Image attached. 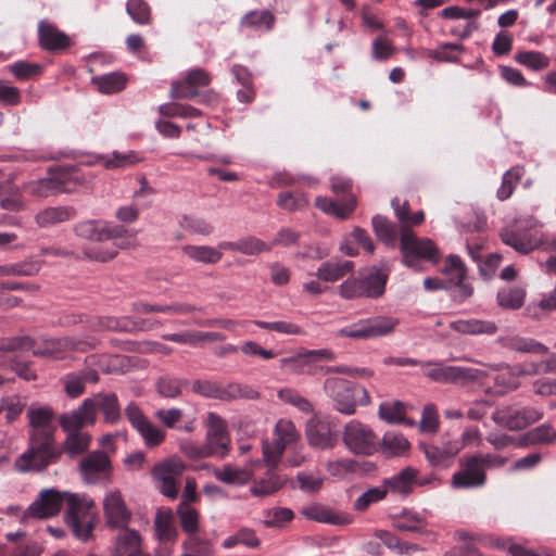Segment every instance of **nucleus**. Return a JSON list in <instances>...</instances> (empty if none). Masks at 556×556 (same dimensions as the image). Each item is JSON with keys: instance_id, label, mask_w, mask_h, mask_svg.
Listing matches in <instances>:
<instances>
[{"instance_id": "1", "label": "nucleus", "mask_w": 556, "mask_h": 556, "mask_svg": "<svg viewBox=\"0 0 556 556\" xmlns=\"http://www.w3.org/2000/svg\"><path fill=\"white\" fill-rule=\"evenodd\" d=\"M61 459L60 446L51 431L29 432L28 447L14 462L18 472H42Z\"/></svg>"}, {"instance_id": "2", "label": "nucleus", "mask_w": 556, "mask_h": 556, "mask_svg": "<svg viewBox=\"0 0 556 556\" xmlns=\"http://www.w3.org/2000/svg\"><path fill=\"white\" fill-rule=\"evenodd\" d=\"M324 391L331 399L333 407L345 415H353L357 404L367 405L370 403L368 391L364 387L346 379H326Z\"/></svg>"}, {"instance_id": "3", "label": "nucleus", "mask_w": 556, "mask_h": 556, "mask_svg": "<svg viewBox=\"0 0 556 556\" xmlns=\"http://www.w3.org/2000/svg\"><path fill=\"white\" fill-rule=\"evenodd\" d=\"M74 232L77 237L102 242L113 240L114 244L119 249H126L132 245L136 233L123 226H109L106 222L88 219L77 223L74 226Z\"/></svg>"}, {"instance_id": "4", "label": "nucleus", "mask_w": 556, "mask_h": 556, "mask_svg": "<svg viewBox=\"0 0 556 556\" xmlns=\"http://www.w3.org/2000/svg\"><path fill=\"white\" fill-rule=\"evenodd\" d=\"M66 523L76 538L87 541L96 523V513L93 511L94 505L92 501L70 493L66 494Z\"/></svg>"}, {"instance_id": "5", "label": "nucleus", "mask_w": 556, "mask_h": 556, "mask_svg": "<svg viewBox=\"0 0 556 556\" xmlns=\"http://www.w3.org/2000/svg\"><path fill=\"white\" fill-rule=\"evenodd\" d=\"M192 391L207 399L231 402L239 399L256 400L260 392L248 384L230 382L227 386L212 380H194Z\"/></svg>"}, {"instance_id": "6", "label": "nucleus", "mask_w": 556, "mask_h": 556, "mask_svg": "<svg viewBox=\"0 0 556 556\" xmlns=\"http://www.w3.org/2000/svg\"><path fill=\"white\" fill-rule=\"evenodd\" d=\"M400 247L403 263L412 268H417L416 258H424L433 263H438L440 258L439 250L434 243L430 239L418 238L410 228H401Z\"/></svg>"}, {"instance_id": "7", "label": "nucleus", "mask_w": 556, "mask_h": 556, "mask_svg": "<svg viewBox=\"0 0 556 556\" xmlns=\"http://www.w3.org/2000/svg\"><path fill=\"white\" fill-rule=\"evenodd\" d=\"M331 190L337 195H344L340 201H333L326 197H318L315 205L323 212L333 215L340 219L348 218L356 207V198L352 194V181L345 178L334 177L331 179Z\"/></svg>"}, {"instance_id": "8", "label": "nucleus", "mask_w": 556, "mask_h": 556, "mask_svg": "<svg viewBox=\"0 0 556 556\" xmlns=\"http://www.w3.org/2000/svg\"><path fill=\"white\" fill-rule=\"evenodd\" d=\"M397 324L399 320L390 316H377L361 319L350 327L339 329L336 332V337L350 338L354 340H367L383 337L392 333Z\"/></svg>"}, {"instance_id": "9", "label": "nucleus", "mask_w": 556, "mask_h": 556, "mask_svg": "<svg viewBox=\"0 0 556 556\" xmlns=\"http://www.w3.org/2000/svg\"><path fill=\"white\" fill-rule=\"evenodd\" d=\"M185 469L186 465L178 457L156 463L151 469V475L160 493L166 497L176 498L179 488L177 478L182 475Z\"/></svg>"}, {"instance_id": "10", "label": "nucleus", "mask_w": 556, "mask_h": 556, "mask_svg": "<svg viewBox=\"0 0 556 556\" xmlns=\"http://www.w3.org/2000/svg\"><path fill=\"white\" fill-rule=\"evenodd\" d=\"M97 346L96 339L91 341L75 337L49 338L42 340L38 348L33 349V355L39 357L60 358L67 351L86 352Z\"/></svg>"}, {"instance_id": "11", "label": "nucleus", "mask_w": 556, "mask_h": 556, "mask_svg": "<svg viewBox=\"0 0 556 556\" xmlns=\"http://www.w3.org/2000/svg\"><path fill=\"white\" fill-rule=\"evenodd\" d=\"M343 441L354 454L371 455L378 448V438L375 432L356 420L345 426Z\"/></svg>"}, {"instance_id": "12", "label": "nucleus", "mask_w": 556, "mask_h": 556, "mask_svg": "<svg viewBox=\"0 0 556 556\" xmlns=\"http://www.w3.org/2000/svg\"><path fill=\"white\" fill-rule=\"evenodd\" d=\"M78 470L84 482L96 484L101 480L110 479L112 462L106 452L96 450L80 458Z\"/></svg>"}, {"instance_id": "13", "label": "nucleus", "mask_w": 556, "mask_h": 556, "mask_svg": "<svg viewBox=\"0 0 556 556\" xmlns=\"http://www.w3.org/2000/svg\"><path fill=\"white\" fill-rule=\"evenodd\" d=\"M334 353L329 349L300 351L291 356L281 358L280 368L293 374H313L312 366L321 361H333Z\"/></svg>"}, {"instance_id": "14", "label": "nucleus", "mask_w": 556, "mask_h": 556, "mask_svg": "<svg viewBox=\"0 0 556 556\" xmlns=\"http://www.w3.org/2000/svg\"><path fill=\"white\" fill-rule=\"evenodd\" d=\"M443 271L451 276L448 285L452 292L451 298L454 302L463 303L473 294V287L465 282L467 268L458 255L451 254L445 260Z\"/></svg>"}, {"instance_id": "15", "label": "nucleus", "mask_w": 556, "mask_h": 556, "mask_svg": "<svg viewBox=\"0 0 556 556\" xmlns=\"http://www.w3.org/2000/svg\"><path fill=\"white\" fill-rule=\"evenodd\" d=\"M486 481V473L476 455L459 459V469L452 477L454 489H471L482 486Z\"/></svg>"}, {"instance_id": "16", "label": "nucleus", "mask_w": 556, "mask_h": 556, "mask_svg": "<svg viewBox=\"0 0 556 556\" xmlns=\"http://www.w3.org/2000/svg\"><path fill=\"white\" fill-rule=\"evenodd\" d=\"M501 239L506 244L511 247L514 250L521 254H528L535 249H555L556 240L551 244L546 245V241L542 233L538 231H515L511 229H503L501 231Z\"/></svg>"}, {"instance_id": "17", "label": "nucleus", "mask_w": 556, "mask_h": 556, "mask_svg": "<svg viewBox=\"0 0 556 556\" xmlns=\"http://www.w3.org/2000/svg\"><path fill=\"white\" fill-rule=\"evenodd\" d=\"M432 368L427 371V377L440 383H460L476 381L480 378L481 371L476 368L462 366H443L440 363H429Z\"/></svg>"}, {"instance_id": "18", "label": "nucleus", "mask_w": 556, "mask_h": 556, "mask_svg": "<svg viewBox=\"0 0 556 556\" xmlns=\"http://www.w3.org/2000/svg\"><path fill=\"white\" fill-rule=\"evenodd\" d=\"M89 407L91 415L97 419V410L103 414L104 421L108 424H117L122 418L121 406L117 395L110 393H96L91 397L84 400V408Z\"/></svg>"}, {"instance_id": "19", "label": "nucleus", "mask_w": 556, "mask_h": 556, "mask_svg": "<svg viewBox=\"0 0 556 556\" xmlns=\"http://www.w3.org/2000/svg\"><path fill=\"white\" fill-rule=\"evenodd\" d=\"M67 492H59L53 489L41 491L39 497L28 507L27 516L45 519L55 516L63 502H66Z\"/></svg>"}, {"instance_id": "20", "label": "nucleus", "mask_w": 556, "mask_h": 556, "mask_svg": "<svg viewBox=\"0 0 556 556\" xmlns=\"http://www.w3.org/2000/svg\"><path fill=\"white\" fill-rule=\"evenodd\" d=\"M72 168L59 167L40 179L34 190L41 197H49L56 193H71L74 191L71 181Z\"/></svg>"}, {"instance_id": "21", "label": "nucleus", "mask_w": 556, "mask_h": 556, "mask_svg": "<svg viewBox=\"0 0 556 556\" xmlns=\"http://www.w3.org/2000/svg\"><path fill=\"white\" fill-rule=\"evenodd\" d=\"M543 413L534 407H522L508 414L495 412L492 419L510 431L521 430L542 419Z\"/></svg>"}, {"instance_id": "22", "label": "nucleus", "mask_w": 556, "mask_h": 556, "mask_svg": "<svg viewBox=\"0 0 556 556\" xmlns=\"http://www.w3.org/2000/svg\"><path fill=\"white\" fill-rule=\"evenodd\" d=\"M103 509L106 522L111 527H125L130 519V511L119 491H112L104 497Z\"/></svg>"}, {"instance_id": "23", "label": "nucleus", "mask_w": 556, "mask_h": 556, "mask_svg": "<svg viewBox=\"0 0 556 556\" xmlns=\"http://www.w3.org/2000/svg\"><path fill=\"white\" fill-rule=\"evenodd\" d=\"M38 38L40 47L49 52L64 51L71 47L70 37L46 21L38 25Z\"/></svg>"}, {"instance_id": "24", "label": "nucleus", "mask_w": 556, "mask_h": 556, "mask_svg": "<svg viewBox=\"0 0 556 556\" xmlns=\"http://www.w3.org/2000/svg\"><path fill=\"white\" fill-rule=\"evenodd\" d=\"M419 448L424 452L430 465L437 467L457 455L462 450V444L458 441L443 437L441 445L420 443Z\"/></svg>"}, {"instance_id": "25", "label": "nucleus", "mask_w": 556, "mask_h": 556, "mask_svg": "<svg viewBox=\"0 0 556 556\" xmlns=\"http://www.w3.org/2000/svg\"><path fill=\"white\" fill-rule=\"evenodd\" d=\"M389 278V269L384 267H371L367 275L361 276L359 281L364 298L378 299L384 294L386 285Z\"/></svg>"}, {"instance_id": "26", "label": "nucleus", "mask_w": 556, "mask_h": 556, "mask_svg": "<svg viewBox=\"0 0 556 556\" xmlns=\"http://www.w3.org/2000/svg\"><path fill=\"white\" fill-rule=\"evenodd\" d=\"M59 424L65 433L85 432L84 426H92L96 418L91 415L89 407L84 408V402L74 410L64 413L59 417Z\"/></svg>"}, {"instance_id": "27", "label": "nucleus", "mask_w": 556, "mask_h": 556, "mask_svg": "<svg viewBox=\"0 0 556 556\" xmlns=\"http://www.w3.org/2000/svg\"><path fill=\"white\" fill-rule=\"evenodd\" d=\"M92 442V435L89 432H70L66 433L64 441L60 446L61 456L65 454L70 459L84 457L89 453Z\"/></svg>"}, {"instance_id": "28", "label": "nucleus", "mask_w": 556, "mask_h": 556, "mask_svg": "<svg viewBox=\"0 0 556 556\" xmlns=\"http://www.w3.org/2000/svg\"><path fill=\"white\" fill-rule=\"evenodd\" d=\"M76 210L73 206H49L39 211L35 215V222L40 228H48L58 224L73 219L76 216Z\"/></svg>"}, {"instance_id": "29", "label": "nucleus", "mask_w": 556, "mask_h": 556, "mask_svg": "<svg viewBox=\"0 0 556 556\" xmlns=\"http://www.w3.org/2000/svg\"><path fill=\"white\" fill-rule=\"evenodd\" d=\"M306 437L311 445L323 450L332 447L337 442L329 424L321 420H312L307 424Z\"/></svg>"}, {"instance_id": "30", "label": "nucleus", "mask_w": 556, "mask_h": 556, "mask_svg": "<svg viewBox=\"0 0 556 556\" xmlns=\"http://www.w3.org/2000/svg\"><path fill=\"white\" fill-rule=\"evenodd\" d=\"M501 345L505 349L519 353L547 354L548 348L533 338L521 337L518 334L506 336L498 339Z\"/></svg>"}, {"instance_id": "31", "label": "nucleus", "mask_w": 556, "mask_h": 556, "mask_svg": "<svg viewBox=\"0 0 556 556\" xmlns=\"http://www.w3.org/2000/svg\"><path fill=\"white\" fill-rule=\"evenodd\" d=\"M450 328L458 333L468 336L478 334H494L497 331V326L492 320L483 319H458L450 324Z\"/></svg>"}, {"instance_id": "32", "label": "nucleus", "mask_w": 556, "mask_h": 556, "mask_svg": "<svg viewBox=\"0 0 556 556\" xmlns=\"http://www.w3.org/2000/svg\"><path fill=\"white\" fill-rule=\"evenodd\" d=\"M301 514L307 519L324 523L349 525L351 522L350 516L337 514L332 509L320 504L308 505L301 510Z\"/></svg>"}, {"instance_id": "33", "label": "nucleus", "mask_w": 556, "mask_h": 556, "mask_svg": "<svg viewBox=\"0 0 556 556\" xmlns=\"http://www.w3.org/2000/svg\"><path fill=\"white\" fill-rule=\"evenodd\" d=\"M286 481V477L268 469L265 477L254 480L250 492L253 496L266 497L282 489Z\"/></svg>"}, {"instance_id": "34", "label": "nucleus", "mask_w": 556, "mask_h": 556, "mask_svg": "<svg viewBox=\"0 0 556 556\" xmlns=\"http://www.w3.org/2000/svg\"><path fill=\"white\" fill-rule=\"evenodd\" d=\"M393 527L403 532H416L422 535L432 534L426 528V518L418 513L409 510H404L401 515L396 516L393 520Z\"/></svg>"}, {"instance_id": "35", "label": "nucleus", "mask_w": 556, "mask_h": 556, "mask_svg": "<svg viewBox=\"0 0 556 556\" xmlns=\"http://www.w3.org/2000/svg\"><path fill=\"white\" fill-rule=\"evenodd\" d=\"M418 471L413 467H405L396 475L384 479L383 485L393 493L409 494L413 490Z\"/></svg>"}, {"instance_id": "36", "label": "nucleus", "mask_w": 556, "mask_h": 556, "mask_svg": "<svg viewBox=\"0 0 556 556\" xmlns=\"http://www.w3.org/2000/svg\"><path fill=\"white\" fill-rule=\"evenodd\" d=\"M354 270L352 261H328L317 269L316 276L324 281H337Z\"/></svg>"}, {"instance_id": "37", "label": "nucleus", "mask_w": 556, "mask_h": 556, "mask_svg": "<svg viewBox=\"0 0 556 556\" xmlns=\"http://www.w3.org/2000/svg\"><path fill=\"white\" fill-rule=\"evenodd\" d=\"M27 417L30 426L29 432L51 431L55 434V427L52 426V420L54 417L52 408L47 406L40 408H29L27 410Z\"/></svg>"}, {"instance_id": "38", "label": "nucleus", "mask_w": 556, "mask_h": 556, "mask_svg": "<svg viewBox=\"0 0 556 556\" xmlns=\"http://www.w3.org/2000/svg\"><path fill=\"white\" fill-rule=\"evenodd\" d=\"M0 207L10 212H20L24 208L23 195L17 186L9 181L0 184Z\"/></svg>"}, {"instance_id": "39", "label": "nucleus", "mask_w": 556, "mask_h": 556, "mask_svg": "<svg viewBox=\"0 0 556 556\" xmlns=\"http://www.w3.org/2000/svg\"><path fill=\"white\" fill-rule=\"evenodd\" d=\"M378 446L383 455L388 457L401 456L409 450V442L401 433L388 432L383 435Z\"/></svg>"}, {"instance_id": "40", "label": "nucleus", "mask_w": 556, "mask_h": 556, "mask_svg": "<svg viewBox=\"0 0 556 556\" xmlns=\"http://www.w3.org/2000/svg\"><path fill=\"white\" fill-rule=\"evenodd\" d=\"M214 476L226 484L243 485L252 480L253 473L249 469L237 468L231 464H226L222 469L215 470Z\"/></svg>"}, {"instance_id": "41", "label": "nucleus", "mask_w": 556, "mask_h": 556, "mask_svg": "<svg viewBox=\"0 0 556 556\" xmlns=\"http://www.w3.org/2000/svg\"><path fill=\"white\" fill-rule=\"evenodd\" d=\"M218 248L238 251L245 255H256L267 250L265 242L254 237L241 238L236 242L224 241L218 244Z\"/></svg>"}, {"instance_id": "42", "label": "nucleus", "mask_w": 556, "mask_h": 556, "mask_svg": "<svg viewBox=\"0 0 556 556\" xmlns=\"http://www.w3.org/2000/svg\"><path fill=\"white\" fill-rule=\"evenodd\" d=\"M41 268L40 261L25 260L17 263L0 266V277L20 276L31 277L39 273Z\"/></svg>"}, {"instance_id": "43", "label": "nucleus", "mask_w": 556, "mask_h": 556, "mask_svg": "<svg viewBox=\"0 0 556 556\" xmlns=\"http://www.w3.org/2000/svg\"><path fill=\"white\" fill-rule=\"evenodd\" d=\"M127 78L122 73H109L92 77L91 83L102 93L119 92L126 87Z\"/></svg>"}, {"instance_id": "44", "label": "nucleus", "mask_w": 556, "mask_h": 556, "mask_svg": "<svg viewBox=\"0 0 556 556\" xmlns=\"http://www.w3.org/2000/svg\"><path fill=\"white\" fill-rule=\"evenodd\" d=\"M182 251L189 258L204 264H216L223 257L219 250L208 245H186Z\"/></svg>"}, {"instance_id": "45", "label": "nucleus", "mask_w": 556, "mask_h": 556, "mask_svg": "<svg viewBox=\"0 0 556 556\" xmlns=\"http://www.w3.org/2000/svg\"><path fill=\"white\" fill-rule=\"evenodd\" d=\"M526 291L521 287L503 288L497 292V304L505 309H519L525 303Z\"/></svg>"}, {"instance_id": "46", "label": "nucleus", "mask_w": 556, "mask_h": 556, "mask_svg": "<svg viewBox=\"0 0 556 556\" xmlns=\"http://www.w3.org/2000/svg\"><path fill=\"white\" fill-rule=\"evenodd\" d=\"M391 205L394 210L395 216L402 224V228H409L410 226H417L424 222L425 214L422 211H417L410 214L409 203L404 201L400 204L399 199H393Z\"/></svg>"}, {"instance_id": "47", "label": "nucleus", "mask_w": 556, "mask_h": 556, "mask_svg": "<svg viewBox=\"0 0 556 556\" xmlns=\"http://www.w3.org/2000/svg\"><path fill=\"white\" fill-rule=\"evenodd\" d=\"M141 539L137 531L125 529L122 531L116 540V553L118 556H126L131 553L141 552Z\"/></svg>"}, {"instance_id": "48", "label": "nucleus", "mask_w": 556, "mask_h": 556, "mask_svg": "<svg viewBox=\"0 0 556 556\" xmlns=\"http://www.w3.org/2000/svg\"><path fill=\"white\" fill-rule=\"evenodd\" d=\"M556 441V430L551 425H541L528 431L520 442L521 445L551 444Z\"/></svg>"}, {"instance_id": "49", "label": "nucleus", "mask_w": 556, "mask_h": 556, "mask_svg": "<svg viewBox=\"0 0 556 556\" xmlns=\"http://www.w3.org/2000/svg\"><path fill=\"white\" fill-rule=\"evenodd\" d=\"M188 380L177 379L170 376H162L155 382L157 393L166 399H177L181 394L182 384H187Z\"/></svg>"}, {"instance_id": "50", "label": "nucleus", "mask_w": 556, "mask_h": 556, "mask_svg": "<svg viewBox=\"0 0 556 556\" xmlns=\"http://www.w3.org/2000/svg\"><path fill=\"white\" fill-rule=\"evenodd\" d=\"M177 515L182 530L189 535L195 534L199 530V513L186 503H179Z\"/></svg>"}, {"instance_id": "51", "label": "nucleus", "mask_w": 556, "mask_h": 556, "mask_svg": "<svg viewBox=\"0 0 556 556\" xmlns=\"http://www.w3.org/2000/svg\"><path fill=\"white\" fill-rule=\"evenodd\" d=\"M126 12L139 25H150L152 22L151 8L144 0H128Z\"/></svg>"}, {"instance_id": "52", "label": "nucleus", "mask_w": 556, "mask_h": 556, "mask_svg": "<svg viewBox=\"0 0 556 556\" xmlns=\"http://www.w3.org/2000/svg\"><path fill=\"white\" fill-rule=\"evenodd\" d=\"M36 340L29 336L0 338V353L29 351L35 348Z\"/></svg>"}, {"instance_id": "53", "label": "nucleus", "mask_w": 556, "mask_h": 556, "mask_svg": "<svg viewBox=\"0 0 556 556\" xmlns=\"http://www.w3.org/2000/svg\"><path fill=\"white\" fill-rule=\"evenodd\" d=\"M515 61L532 71L544 70L549 64V59L539 51H519Z\"/></svg>"}, {"instance_id": "54", "label": "nucleus", "mask_w": 556, "mask_h": 556, "mask_svg": "<svg viewBox=\"0 0 556 556\" xmlns=\"http://www.w3.org/2000/svg\"><path fill=\"white\" fill-rule=\"evenodd\" d=\"M378 414L388 424H397L406 420L404 404L400 401L381 403Z\"/></svg>"}, {"instance_id": "55", "label": "nucleus", "mask_w": 556, "mask_h": 556, "mask_svg": "<svg viewBox=\"0 0 556 556\" xmlns=\"http://www.w3.org/2000/svg\"><path fill=\"white\" fill-rule=\"evenodd\" d=\"M154 527L159 540L165 542H174L176 540L177 530L172 525L169 514L157 513Z\"/></svg>"}, {"instance_id": "56", "label": "nucleus", "mask_w": 556, "mask_h": 556, "mask_svg": "<svg viewBox=\"0 0 556 556\" xmlns=\"http://www.w3.org/2000/svg\"><path fill=\"white\" fill-rule=\"evenodd\" d=\"M274 23L275 16L267 10L251 11L241 20V25L250 28L265 26L266 29H270Z\"/></svg>"}, {"instance_id": "57", "label": "nucleus", "mask_w": 556, "mask_h": 556, "mask_svg": "<svg viewBox=\"0 0 556 556\" xmlns=\"http://www.w3.org/2000/svg\"><path fill=\"white\" fill-rule=\"evenodd\" d=\"M372 228L376 236L387 243L392 242L396 238L394 225L384 216L376 215L372 217Z\"/></svg>"}, {"instance_id": "58", "label": "nucleus", "mask_w": 556, "mask_h": 556, "mask_svg": "<svg viewBox=\"0 0 556 556\" xmlns=\"http://www.w3.org/2000/svg\"><path fill=\"white\" fill-rule=\"evenodd\" d=\"M388 489L384 485L376 486L364 492L354 502V508L359 511L366 510L372 503L383 500L387 495Z\"/></svg>"}, {"instance_id": "59", "label": "nucleus", "mask_w": 556, "mask_h": 556, "mask_svg": "<svg viewBox=\"0 0 556 556\" xmlns=\"http://www.w3.org/2000/svg\"><path fill=\"white\" fill-rule=\"evenodd\" d=\"M203 445L210 452V457L224 458L230 451V439L229 435L206 437V442Z\"/></svg>"}, {"instance_id": "60", "label": "nucleus", "mask_w": 556, "mask_h": 556, "mask_svg": "<svg viewBox=\"0 0 556 556\" xmlns=\"http://www.w3.org/2000/svg\"><path fill=\"white\" fill-rule=\"evenodd\" d=\"M279 207L293 212L299 211L308 205V200L303 194H294L293 192H280L277 197Z\"/></svg>"}, {"instance_id": "61", "label": "nucleus", "mask_w": 556, "mask_h": 556, "mask_svg": "<svg viewBox=\"0 0 556 556\" xmlns=\"http://www.w3.org/2000/svg\"><path fill=\"white\" fill-rule=\"evenodd\" d=\"M148 447L159 446L165 440V432L150 422L146 421L137 429Z\"/></svg>"}, {"instance_id": "62", "label": "nucleus", "mask_w": 556, "mask_h": 556, "mask_svg": "<svg viewBox=\"0 0 556 556\" xmlns=\"http://www.w3.org/2000/svg\"><path fill=\"white\" fill-rule=\"evenodd\" d=\"M10 72L20 80H27L41 73V66L36 63L24 61L15 62L9 66Z\"/></svg>"}, {"instance_id": "63", "label": "nucleus", "mask_w": 556, "mask_h": 556, "mask_svg": "<svg viewBox=\"0 0 556 556\" xmlns=\"http://www.w3.org/2000/svg\"><path fill=\"white\" fill-rule=\"evenodd\" d=\"M182 547L188 552H193L198 556H211L213 546L208 540L201 539L197 533L189 535V539L182 543Z\"/></svg>"}, {"instance_id": "64", "label": "nucleus", "mask_w": 556, "mask_h": 556, "mask_svg": "<svg viewBox=\"0 0 556 556\" xmlns=\"http://www.w3.org/2000/svg\"><path fill=\"white\" fill-rule=\"evenodd\" d=\"M275 430L277 434V439L275 440V442L282 444V446L285 447L287 446V444L294 442L298 438L295 427L289 420H278Z\"/></svg>"}]
</instances>
